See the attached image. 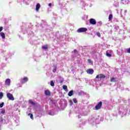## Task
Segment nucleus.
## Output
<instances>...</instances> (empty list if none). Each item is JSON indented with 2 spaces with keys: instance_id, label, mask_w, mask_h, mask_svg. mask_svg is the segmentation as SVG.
<instances>
[{
  "instance_id": "obj_27",
  "label": "nucleus",
  "mask_w": 130,
  "mask_h": 130,
  "mask_svg": "<svg viewBox=\"0 0 130 130\" xmlns=\"http://www.w3.org/2000/svg\"><path fill=\"white\" fill-rule=\"evenodd\" d=\"M4 27L3 26L0 27V32H2V30H3Z\"/></svg>"
},
{
  "instance_id": "obj_20",
  "label": "nucleus",
  "mask_w": 130,
  "mask_h": 130,
  "mask_svg": "<svg viewBox=\"0 0 130 130\" xmlns=\"http://www.w3.org/2000/svg\"><path fill=\"white\" fill-rule=\"evenodd\" d=\"M29 103H30V104H31V105H35V103H34V102H33V101H29Z\"/></svg>"
},
{
  "instance_id": "obj_2",
  "label": "nucleus",
  "mask_w": 130,
  "mask_h": 130,
  "mask_svg": "<svg viewBox=\"0 0 130 130\" xmlns=\"http://www.w3.org/2000/svg\"><path fill=\"white\" fill-rule=\"evenodd\" d=\"M102 104H103V103L102 101H100L98 104L95 105L94 107L95 110H99V109H101V107H102Z\"/></svg>"
},
{
  "instance_id": "obj_11",
  "label": "nucleus",
  "mask_w": 130,
  "mask_h": 130,
  "mask_svg": "<svg viewBox=\"0 0 130 130\" xmlns=\"http://www.w3.org/2000/svg\"><path fill=\"white\" fill-rule=\"evenodd\" d=\"M40 4L39 3L37 4L36 5V11H39V9H40Z\"/></svg>"
},
{
  "instance_id": "obj_13",
  "label": "nucleus",
  "mask_w": 130,
  "mask_h": 130,
  "mask_svg": "<svg viewBox=\"0 0 130 130\" xmlns=\"http://www.w3.org/2000/svg\"><path fill=\"white\" fill-rule=\"evenodd\" d=\"M42 48L43 49H44L45 50H46V49H48V45H46L45 46H42Z\"/></svg>"
},
{
  "instance_id": "obj_16",
  "label": "nucleus",
  "mask_w": 130,
  "mask_h": 130,
  "mask_svg": "<svg viewBox=\"0 0 130 130\" xmlns=\"http://www.w3.org/2000/svg\"><path fill=\"white\" fill-rule=\"evenodd\" d=\"M28 116H30L31 119H32V120L34 119V117H33V114H32L28 113Z\"/></svg>"
},
{
  "instance_id": "obj_32",
  "label": "nucleus",
  "mask_w": 130,
  "mask_h": 130,
  "mask_svg": "<svg viewBox=\"0 0 130 130\" xmlns=\"http://www.w3.org/2000/svg\"><path fill=\"white\" fill-rule=\"evenodd\" d=\"M121 1H123V0H121Z\"/></svg>"
},
{
  "instance_id": "obj_4",
  "label": "nucleus",
  "mask_w": 130,
  "mask_h": 130,
  "mask_svg": "<svg viewBox=\"0 0 130 130\" xmlns=\"http://www.w3.org/2000/svg\"><path fill=\"white\" fill-rule=\"evenodd\" d=\"M106 76L103 74H101L96 75L95 79H105Z\"/></svg>"
},
{
  "instance_id": "obj_26",
  "label": "nucleus",
  "mask_w": 130,
  "mask_h": 130,
  "mask_svg": "<svg viewBox=\"0 0 130 130\" xmlns=\"http://www.w3.org/2000/svg\"><path fill=\"white\" fill-rule=\"evenodd\" d=\"M106 55H107V56H108V57H111V54H109V53H106Z\"/></svg>"
},
{
  "instance_id": "obj_12",
  "label": "nucleus",
  "mask_w": 130,
  "mask_h": 130,
  "mask_svg": "<svg viewBox=\"0 0 130 130\" xmlns=\"http://www.w3.org/2000/svg\"><path fill=\"white\" fill-rule=\"evenodd\" d=\"M73 94H74V91L73 90H71L68 93V96L71 97V96H73Z\"/></svg>"
},
{
  "instance_id": "obj_17",
  "label": "nucleus",
  "mask_w": 130,
  "mask_h": 130,
  "mask_svg": "<svg viewBox=\"0 0 130 130\" xmlns=\"http://www.w3.org/2000/svg\"><path fill=\"white\" fill-rule=\"evenodd\" d=\"M113 19V16L112 14H110L109 16V20L110 21L111 20H112Z\"/></svg>"
},
{
  "instance_id": "obj_25",
  "label": "nucleus",
  "mask_w": 130,
  "mask_h": 130,
  "mask_svg": "<svg viewBox=\"0 0 130 130\" xmlns=\"http://www.w3.org/2000/svg\"><path fill=\"white\" fill-rule=\"evenodd\" d=\"M73 101L74 103H77L78 102L76 99H73Z\"/></svg>"
},
{
  "instance_id": "obj_14",
  "label": "nucleus",
  "mask_w": 130,
  "mask_h": 130,
  "mask_svg": "<svg viewBox=\"0 0 130 130\" xmlns=\"http://www.w3.org/2000/svg\"><path fill=\"white\" fill-rule=\"evenodd\" d=\"M110 82H116V78L112 77L111 78Z\"/></svg>"
},
{
  "instance_id": "obj_10",
  "label": "nucleus",
  "mask_w": 130,
  "mask_h": 130,
  "mask_svg": "<svg viewBox=\"0 0 130 130\" xmlns=\"http://www.w3.org/2000/svg\"><path fill=\"white\" fill-rule=\"evenodd\" d=\"M0 35L2 37V38H3V39H5L6 38V35H5V33L1 32L0 33Z\"/></svg>"
},
{
  "instance_id": "obj_8",
  "label": "nucleus",
  "mask_w": 130,
  "mask_h": 130,
  "mask_svg": "<svg viewBox=\"0 0 130 130\" xmlns=\"http://www.w3.org/2000/svg\"><path fill=\"white\" fill-rule=\"evenodd\" d=\"M44 93L46 96H51V92H50V91H49V90H45Z\"/></svg>"
},
{
  "instance_id": "obj_29",
  "label": "nucleus",
  "mask_w": 130,
  "mask_h": 130,
  "mask_svg": "<svg viewBox=\"0 0 130 130\" xmlns=\"http://www.w3.org/2000/svg\"><path fill=\"white\" fill-rule=\"evenodd\" d=\"M88 62H89V63H91V62H92V61H91V59H88Z\"/></svg>"
},
{
  "instance_id": "obj_3",
  "label": "nucleus",
  "mask_w": 130,
  "mask_h": 130,
  "mask_svg": "<svg viewBox=\"0 0 130 130\" xmlns=\"http://www.w3.org/2000/svg\"><path fill=\"white\" fill-rule=\"evenodd\" d=\"M87 30L88 29L86 27H81L77 30V32H78V33H83L86 32Z\"/></svg>"
},
{
  "instance_id": "obj_7",
  "label": "nucleus",
  "mask_w": 130,
  "mask_h": 130,
  "mask_svg": "<svg viewBox=\"0 0 130 130\" xmlns=\"http://www.w3.org/2000/svg\"><path fill=\"white\" fill-rule=\"evenodd\" d=\"M5 85L6 86H11V79L10 78H8L6 80Z\"/></svg>"
},
{
  "instance_id": "obj_9",
  "label": "nucleus",
  "mask_w": 130,
  "mask_h": 130,
  "mask_svg": "<svg viewBox=\"0 0 130 130\" xmlns=\"http://www.w3.org/2000/svg\"><path fill=\"white\" fill-rule=\"evenodd\" d=\"M29 79H28V77H24L22 79V84H25V83H27L28 82V80Z\"/></svg>"
},
{
  "instance_id": "obj_18",
  "label": "nucleus",
  "mask_w": 130,
  "mask_h": 130,
  "mask_svg": "<svg viewBox=\"0 0 130 130\" xmlns=\"http://www.w3.org/2000/svg\"><path fill=\"white\" fill-rule=\"evenodd\" d=\"M4 97V93L3 92H0V99H2Z\"/></svg>"
},
{
  "instance_id": "obj_30",
  "label": "nucleus",
  "mask_w": 130,
  "mask_h": 130,
  "mask_svg": "<svg viewBox=\"0 0 130 130\" xmlns=\"http://www.w3.org/2000/svg\"><path fill=\"white\" fill-rule=\"evenodd\" d=\"M48 6H49V7H51V3H49V4H48Z\"/></svg>"
},
{
  "instance_id": "obj_23",
  "label": "nucleus",
  "mask_w": 130,
  "mask_h": 130,
  "mask_svg": "<svg viewBox=\"0 0 130 130\" xmlns=\"http://www.w3.org/2000/svg\"><path fill=\"white\" fill-rule=\"evenodd\" d=\"M1 113L2 114H5V113H6V110H4V109L2 110V111H1Z\"/></svg>"
},
{
  "instance_id": "obj_24",
  "label": "nucleus",
  "mask_w": 130,
  "mask_h": 130,
  "mask_svg": "<svg viewBox=\"0 0 130 130\" xmlns=\"http://www.w3.org/2000/svg\"><path fill=\"white\" fill-rule=\"evenodd\" d=\"M96 35L98 36V37H101V34L99 32H96Z\"/></svg>"
},
{
  "instance_id": "obj_21",
  "label": "nucleus",
  "mask_w": 130,
  "mask_h": 130,
  "mask_svg": "<svg viewBox=\"0 0 130 130\" xmlns=\"http://www.w3.org/2000/svg\"><path fill=\"white\" fill-rule=\"evenodd\" d=\"M53 73H56V66L54 67V68L53 69Z\"/></svg>"
},
{
  "instance_id": "obj_31",
  "label": "nucleus",
  "mask_w": 130,
  "mask_h": 130,
  "mask_svg": "<svg viewBox=\"0 0 130 130\" xmlns=\"http://www.w3.org/2000/svg\"><path fill=\"white\" fill-rule=\"evenodd\" d=\"M74 52L75 53H76V52H77V50H76V49H75V50H74Z\"/></svg>"
},
{
  "instance_id": "obj_15",
  "label": "nucleus",
  "mask_w": 130,
  "mask_h": 130,
  "mask_svg": "<svg viewBox=\"0 0 130 130\" xmlns=\"http://www.w3.org/2000/svg\"><path fill=\"white\" fill-rule=\"evenodd\" d=\"M62 88L63 89V90H65V91H68V86L67 85H63Z\"/></svg>"
},
{
  "instance_id": "obj_28",
  "label": "nucleus",
  "mask_w": 130,
  "mask_h": 130,
  "mask_svg": "<svg viewBox=\"0 0 130 130\" xmlns=\"http://www.w3.org/2000/svg\"><path fill=\"white\" fill-rule=\"evenodd\" d=\"M127 52L128 53H130V48H128V49L127 50Z\"/></svg>"
},
{
  "instance_id": "obj_22",
  "label": "nucleus",
  "mask_w": 130,
  "mask_h": 130,
  "mask_svg": "<svg viewBox=\"0 0 130 130\" xmlns=\"http://www.w3.org/2000/svg\"><path fill=\"white\" fill-rule=\"evenodd\" d=\"M4 105H5V103H2V104H0V108H2V107H4Z\"/></svg>"
},
{
  "instance_id": "obj_19",
  "label": "nucleus",
  "mask_w": 130,
  "mask_h": 130,
  "mask_svg": "<svg viewBox=\"0 0 130 130\" xmlns=\"http://www.w3.org/2000/svg\"><path fill=\"white\" fill-rule=\"evenodd\" d=\"M50 85L52 86V87H53V86H54V82H53V81L52 80L51 81Z\"/></svg>"
},
{
  "instance_id": "obj_5",
  "label": "nucleus",
  "mask_w": 130,
  "mask_h": 130,
  "mask_svg": "<svg viewBox=\"0 0 130 130\" xmlns=\"http://www.w3.org/2000/svg\"><path fill=\"white\" fill-rule=\"evenodd\" d=\"M89 23L90 24H91V25H96L97 23V22H96V20L93 18H91L89 20Z\"/></svg>"
},
{
  "instance_id": "obj_6",
  "label": "nucleus",
  "mask_w": 130,
  "mask_h": 130,
  "mask_svg": "<svg viewBox=\"0 0 130 130\" xmlns=\"http://www.w3.org/2000/svg\"><path fill=\"white\" fill-rule=\"evenodd\" d=\"M86 73L89 75H93L94 74V70L92 69H89L86 71Z\"/></svg>"
},
{
  "instance_id": "obj_1",
  "label": "nucleus",
  "mask_w": 130,
  "mask_h": 130,
  "mask_svg": "<svg viewBox=\"0 0 130 130\" xmlns=\"http://www.w3.org/2000/svg\"><path fill=\"white\" fill-rule=\"evenodd\" d=\"M6 96L9 100H11L12 101H14V100H15L14 95H13V94L10 92H8L6 94Z\"/></svg>"
}]
</instances>
